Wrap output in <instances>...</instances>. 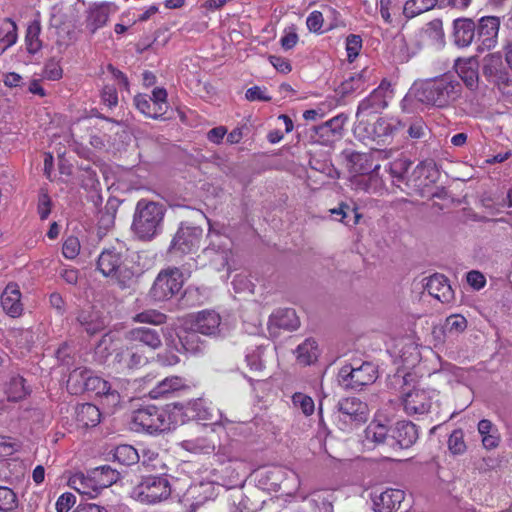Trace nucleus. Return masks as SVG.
Returning <instances> with one entry per match:
<instances>
[{
  "label": "nucleus",
  "instance_id": "35",
  "mask_svg": "<svg viewBox=\"0 0 512 512\" xmlns=\"http://www.w3.org/2000/svg\"><path fill=\"white\" fill-rule=\"evenodd\" d=\"M403 128L402 123L395 117H381L373 127L375 137L380 142H387L393 135Z\"/></svg>",
  "mask_w": 512,
  "mask_h": 512
},
{
  "label": "nucleus",
  "instance_id": "25",
  "mask_svg": "<svg viewBox=\"0 0 512 512\" xmlns=\"http://www.w3.org/2000/svg\"><path fill=\"white\" fill-rule=\"evenodd\" d=\"M404 500V492L399 489H386L373 496L375 512H394Z\"/></svg>",
  "mask_w": 512,
  "mask_h": 512
},
{
  "label": "nucleus",
  "instance_id": "51",
  "mask_svg": "<svg viewBox=\"0 0 512 512\" xmlns=\"http://www.w3.org/2000/svg\"><path fill=\"white\" fill-rule=\"evenodd\" d=\"M410 164V161L406 158H399L390 163L389 172L394 181L399 182L404 179V176L407 173Z\"/></svg>",
  "mask_w": 512,
  "mask_h": 512
},
{
  "label": "nucleus",
  "instance_id": "57",
  "mask_svg": "<svg viewBox=\"0 0 512 512\" xmlns=\"http://www.w3.org/2000/svg\"><path fill=\"white\" fill-rule=\"evenodd\" d=\"M140 460L142 464L148 467L157 468L159 462V453L155 448L145 447L140 451Z\"/></svg>",
  "mask_w": 512,
  "mask_h": 512
},
{
  "label": "nucleus",
  "instance_id": "40",
  "mask_svg": "<svg viewBox=\"0 0 512 512\" xmlns=\"http://www.w3.org/2000/svg\"><path fill=\"white\" fill-rule=\"evenodd\" d=\"M76 415L78 422L85 427H94L101 419V413L98 407L90 403H84L78 406Z\"/></svg>",
  "mask_w": 512,
  "mask_h": 512
},
{
  "label": "nucleus",
  "instance_id": "46",
  "mask_svg": "<svg viewBox=\"0 0 512 512\" xmlns=\"http://www.w3.org/2000/svg\"><path fill=\"white\" fill-rule=\"evenodd\" d=\"M263 346H256L247 349L245 361L251 371L260 372L265 367Z\"/></svg>",
  "mask_w": 512,
  "mask_h": 512
},
{
  "label": "nucleus",
  "instance_id": "64",
  "mask_svg": "<svg viewBox=\"0 0 512 512\" xmlns=\"http://www.w3.org/2000/svg\"><path fill=\"white\" fill-rule=\"evenodd\" d=\"M246 99L249 101H270L271 97L267 94L265 88L254 86L246 91Z\"/></svg>",
  "mask_w": 512,
  "mask_h": 512
},
{
  "label": "nucleus",
  "instance_id": "42",
  "mask_svg": "<svg viewBox=\"0 0 512 512\" xmlns=\"http://www.w3.org/2000/svg\"><path fill=\"white\" fill-rule=\"evenodd\" d=\"M95 475L100 491L116 483L120 478V473L108 465H103L92 469Z\"/></svg>",
  "mask_w": 512,
  "mask_h": 512
},
{
  "label": "nucleus",
  "instance_id": "18",
  "mask_svg": "<svg viewBox=\"0 0 512 512\" xmlns=\"http://www.w3.org/2000/svg\"><path fill=\"white\" fill-rule=\"evenodd\" d=\"M392 98V87L390 82L383 80L380 85L358 106L357 116L361 113L373 109L375 111L387 106L388 100Z\"/></svg>",
  "mask_w": 512,
  "mask_h": 512
},
{
  "label": "nucleus",
  "instance_id": "58",
  "mask_svg": "<svg viewBox=\"0 0 512 512\" xmlns=\"http://www.w3.org/2000/svg\"><path fill=\"white\" fill-rule=\"evenodd\" d=\"M499 27L500 18L496 16H484L476 26L478 32H498Z\"/></svg>",
  "mask_w": 512,
  "mask_h": 512
},
{
  "label": "nucleus",
  "instance_id": "26",
  "mask_svg": "<svg viewBox=\"0 0 512 512\" xmlns=\"http://www.w3.org/2000/svg\"><path fill=\"white\" fill-rule=\"evenodd\" d=\"M1 305L3 310L13 318L22 314L23 305L18 284L11 282L5 287L1 295Z\"/></svg>",
  "mask_w": 512,
  "mask_h": 512
},
{
  "label": "nucleus",
  "instance_id": "27",
  "mask_svg": "<svg viewBox=\"0 0 512 512\" xmlns=\"http://www.w3.org/2000/svg\"><path fill=\"white\" fill-rule=\"evenodd\" d=\"M114 5L111 3L93 4L87 11L86 27L92 32L101 29L107 23Z\"/></svg>",
  "mask_w": 512,
  "mask_h": 512
},
{
  "label": "nucleus",
  "instance_id": "29",
  "mask_svg": "<svg viewBox=\"0 0 512 512\" xmlns=\"http://www.w3.org/2000/svg\"><path fill=\"white\" fill-rule=\"evenodd\" d=\"M425 288L428 293L442 303L450 302L453 298V291L445 276L434 274L427 279Z\"/></svg>",
  "mask_w": 512,
  "mask_h": 512
},
{
  "label": "nucleus",
  "instance_id": "21",
  "mask_svg": "<svg viewBox=\"0 0 512 512\" xmlns=\"http://www.w3.org/2000/svg\"><path fill=\"white\" fill-rule=\"evenodd\" d=\"M87 389L85 391L95 392L96 395L101 396L104 400L103 404L108 407H116L120 403V395L116 390L111 389L110 384L98 377L93 376L92 373L86 379Z\"/></svg>",
  "mask_w": 512,
  "mask_h": 512
},
{
  "label": "nucleus",
  "instance_id": "19",
  "mask_svg": "<svg viewBox=\"0 0 512 512\" xmlns=\"http://www.w3.org/2000/svg\"><path fill=\"white\" fill-rule=\"evenodd\" d=\"M210 474V477H207L198 483H193L188 489L189 496L197 499L198 503L213 498L217 493V487L225 485L224 480H222V478L216 473L211 471Z\"/></svg>",
  "mask_w": 512,
  "mask_h": 512
},
{
  "label": "nucleus",
  "instance_id": "11",
  "mask_svg": "<svg viewBox=\"0 0 512 512\" xmlns=\"http://www.w3.org/2000/svg\"><path fill=\"white\" fill-rule=\"evenodd\" d=\"M203 237V229L198 226L181 224L170 245V252L174 255H187L195 253Z\"/></svg>",
  "mask_w": 512,
  "mask_h": 512
},
{
  "label": "nucleus",
  "instance_id": "37",
  "mask_svg": "<svg viewBox=\"0 0 512 512\" xmlns=\"http://www.w3.org/2000/svg\"><path fill=\"white\" fill-rule=\"evenodd\" d=\"M370 77L371 71L365 68L360 73L345 80L340 86V92L342 94H349L364 91L368 86Z\"/></svg>",
  "mask_w": 512,
  "mask_h": 512
},
{
  "label": "nucleus",
  "instance_id": "32",
  "mask_svg": "<svg viewBox=\"0 0 512 512\" xmlns=\"http://www.w3.org/2000/svg\"><path fill=\"white\" fill-rule=\"evenodd\" d=\"M294 354L299 365L309 366L317 361L320 349L315 339L307 338L296 347Z\"/></svg>",
  "mask_w": 512,
  "mask_h": 512
},
{
  "label": "nucleus",
  "instance_id": "38",
  "mask_svg": "<svg viewBox=\"0 0 512 512\" xmlns=\"http://www.w3.org/2000/svg\"><path fill=\"white\" fill-rule=\"evenodd\" d=\"M193 331L187 332L184 336L177 335L178 345L184 352L196 355L202 353L205 350V342L201 340L198 335L199 332L192 329Z\"/></svg>",
  "mask_w": 512,
  "mask_h": 512
},
{
  "label": "nucleus",
  "instance_id": "43",
  "mask_svg": "<svg viewBox=\"0 0 512 512\" xmlns=\"http://www.w3.org/2000/svg\"><path fill=\"white\" fill-rule=\"evenodd\" d=\"M113 458L120 464L130 466L140 461V453L133 446L123 444L115 447Z\"/></svg>",
  "mask_w": 512,
  "mask_h": 512
},
{
  "label": "nucleus",
  "instance_id": "49",
  "mask_svg": "<svg viewBox=\"0 0 512 512\" xmlns=\"http://www.w3.org/2000/svg\"><path fill=\"white\" fill-rule=\"evenodd\" d=\"M134 322L161 325L166 321V315L156 310H145L133 317Z\"/></svg>",
  "mask_w": 512,
  "mask_h": 512
},
{
  "label": "nucleus",
  "instance_id": "41",
  "mask_svg": "<svg viewBox=\"0 0 512 512\" xmlns=\"http://www.w3.org/2000/svg\"><path fill=\"white\" fill-rule=\"evenodd\" d=\"M5 393L8 400L19 401L25 398L29 393V388L25 385V380L21 376H12L6 383Z\"/></svg>",
  "mask_w": 512,
  "mask_h": 512
},
{
  "label": "nucleus",
  "instance_id": "23",
  "mask_svg": "<svg viewBox=\"0 0 512 512\" xmlns=\"http://www.w3.org/2000/svg\"><path fill=\"white\" fill-rule=\"evenodd\" d=\"M439 178V171L433 162H422L413 170L412 177L409 180L413 187L423 191L426 187L435 183Z\"/></svg>",
  "mask_w": 512,
  "mask_h": 512
},
{
  "label": "nucleus",
  "instance_id": "50",
  "mask_svg": "<svg viewBox=\"0 0 512 512\" xmlns=\"http://www.w3.org/2000/svg\"><path fill=\"white\" fill-rule=\"evenodd\" d=\"M292 403L295 408L301 410L306 416L312 415L315 410L313 399L301 392H297L292 396Z\"/></svg>",
  "mask_w": 512,
  "mask_h": 512
},
{
  "label": "nucleus",
  "instance_id": "4",
  "mask_svg": "<svg viewBox=\"0 0 512 512\" xmlns=\"http://www.w3.org/2000/svg\"><path fill=\"white\" fill-rule=\"evenodd\" d=\"M97 269L103 276L110 278L121 287H129L139 271L134 269L131 262L123 259L115 249L104 250L98 257Z\"/></svg>",
  "mask_w": 512,
  "mask_h": 512
},
{
  "label": "nucleus",
  "instance_id": "36",
  "mask_svg": "<svg viewBox=\"0 0 512 512\" xmlns=\"http://www.w3.org/2000/svg\"><path fill=\"white\" fill-rule=\"evenodd\" d=\"M164 338L167 346V351L157 355V361L163 366H174L179 363L180 359L176 352H181L177 339L174 337V331L170 328L164 330Z\"/></svg>",
  "mask_w": 512,
  "mask_h": 512
},
{
  "label": "nucleus",
  "instance_id": "34",
  "mask_svg": "<svg viewBox=\"0 0 512 512\" xmlns=\"http://www.w3.org/2000/svg\"><path fill=\"white\" fill-rule=\"evenodd\" d=\"M300 325L296 312L293 309H278L269 318V327H277L285 330H296Z\"/></svg>",
  "mask_w": 512,
  "mask_h": 512
},
{
  "label": "nucleus",
  "instance_id": "7",
  "mask_svg": "<svg viewBox=\"0 0 512 512\" xmlns=\"http://www.w3.org/2000/svg\"><path fill=\"white\" fill-rule=\"evenodd\" d=\"M377 378V369L370 362H364L360 366L346 364L338 373V382L347 389H361L372 384Z\"/></svg>",
  "mask_w": 512,
  "mask_h": 512
},
{
  "label": "nucleus",
  "instance_id": "52",
  "mask_svg": "<svg viewBox=\"0 0 512 512\" xmlns=\"http://www.w3.org/2000/svg\"><path fill=\"white\" fill-rule=\"evenodd\" d=\"M347 59L353 62L362 49V39L359 34H350L345 42Z\"/></svg>",
  "mask_w": 512,
  "mask_h": 512
},
{
  "label": "nucleus",
  "instance_id": "31",
  "mask_svg": "<svg viewBox=\"0 0 512 512\" xmlns=\"http://www.w3.org/2000/svg\"><path fill=\"white\" fill-rule=\"evenodd\" d=\"M339 411L344 417L353 421H365L368 416V406L355 397L345 398L339 403Z\"/></svg>",
  "mask_w": 512,
  "mask_h": 512
},
{
  "label": "nucleus",
  "instance_id": "12",
  "mask_svg": "<svg viewBox=\"0 0 512 512\" xmlns=\"http://www.w3.org/2000/svg\"><path fill=\"white\" fill-rule=\"evenodd\" d=\"M167 91L164 88L156 87L152 94H137L134 97L136 109L146 117L158 119L167 111Z\"/></svg>",
  "mask_w": 512,
  "mask_h": 512
},
{
  "label": "nucleus",
  "instance_id": "61",
  "mask_svg": "<svg viewBox=\"0 0 512 512\" xmlns=\"http://www.w3.org/2000/svg\"><path fill=\"white\" fill-rule=\"evenodd\" d=\"M15 503V493L7 487L0 486V508L11 510L15 507Z\"/></svg>",
  "mask_w": 512,
  "mask_h": 512
},
{
  "label": "nucleus",
  "instance_id": "63",
  "mask_svg": "<svg viewBox=\"0 0 512 512\" xmlns=\"http://www.w3.org/2000/svg\"><path fill=\"white\" fill-rule=\"evenodd\" d=\"M113 343L112 336L109 334H106L103 336L99 344L97 345L95 349V355L99 362H104L108 356V350Z\"/></svg>",
  "mask_w": 512,
  "mask_h": 512
},
{
  "label": "nucleus",
  "instance_id": "30",
  "mask_svg": "<svg viewBox=\"0 0 512 512\" xmlns=\"http://www.w3.org/2000/svg\"><path fill=\"white\" fill-rule=\"evenodd\" d=\"M455 71L464 84L474 89L478 84V62L474 58L458 59L454 65Z\"/></svg>",
  "mask_w": 512,
  "mask_h": 512
},
{
  "label": "nucleus",
  "instance_id": "53",
  "mask_svg": "<svg viewBox=\"0 0 512 512\" xmlns=\"http://www.w3.org/2000/svg\"><path fill=\"white\" fill-rule=\"evenodd\" d=\"M448 448L451 453L458 455L466 450L464 434L462 430H454L448 439Z\"/></svg>",
  "mask_w": 512,
  "mask_h": 512
},
{
  "label": "nucleus",
  "instance_id": "3",
  "mask_svg": "<svg viewBox=\"0 0 512 512\" xmlns=\"http://www.w3.org/2000/svg\"><path fill=\"white\" fill-rule=\"evenodd\" d=\"M130 427L136 432L151 435L174 429L169 404L159 408L155 405H145L131 414Z\"/></svg>",
  "mask_w": 512,
  "mask_h": 512
},
{
  "label": "nucleus",
  "instance_id": "20",
  "mask_svg": "<svg viewBox=\"0 0 512 512\" xmlns=\"http://www.w3.org/2000/svg\"><path fill=\"white\" fill-rule=\"evenodd\" d=\"M176 447L192 455H207L213 453L216 446L213 439L204 434H198L177 442Z\"/></svg>",
  "mask_w": 512,
  "mask_h": 512
},
{
  "label": "nucleus",
  "instance_id": "5",
  "mask_svg": "<svg viewBox=\"0 0 512 512\" xmlns=\"http://www.w3.org/2000/svg\"><path fill=\"white\" fill-rule=\"evenodd\" d=\"M439 402V392L423 382L403 390L401 403L409 416L424 415L432 411Z\"/></svg>",
  "mask_w": 512,
  "mask_h": 512
},
{
  "label": "nucleus",
  "instance_id": "9",
  "mask_svg": "<svg viewBox=\"0 0 512 512\" xmlns=\"http://www.w3.org/2000/svg\"><path fill=\"white\" fill-rule=\"evenodd\" d=\"M184 275L178 268L162 270L151 288V296L155 301H166L177 295L184 284Z\"/></svg>",
  "mask_w": 512,
  "mask_h": 512
},
{
  "label": "nucleus",
  "instance_id": "44",
  "mask_svg": "<svg viewBox=\"0 0 512 512\" xmlns=\"http://www.w3.org/2000/svg\"><path fill=\"white\" fill-rule=\"evenodd\" d=\"M78 321L89 334H94L105 326L104 319L94 310L82 311L78 316Z\"/></svg>",
  "mask_w": 512,
  "mask_h": 512
},
{
  "label": "nucleus",
  "instance_id": "14",
  "mask_svg": "<svg viewBox=\"0 0 512 512\" xmlns=\"http://www.w3.org/2000/svg\"><path fill=\"white\" fill-rule=\"evenodd\" d=\"M187 322L190 328L197 332L207 335L216 336L226 332L225 324L222 323L220 315L212 310H203L195 315L188 317Z\"/></svg>",
  "mask_w": 512,
  "mask_h": 512
},
{
  "label": "nucleus",
  "instance_id": "22",
  "mask_svg": "<svg viewBox=\"0 0 512 512\" xmlns=\"http://www.w3.org/2000/svg\"><path fill=\"white\" fill-rule=\"evenodd\" d=\"M68 485L81 495L89 498H95L100 494V489L92 469L86 473L77 472L73 474L69 480Z\"/></svg>",
  "mask_w": 512,
  "mask_h": 512
},
{
  "label": "nucleus",
  "instance_id": "15",
  "mask_svg": "<svg viewBox=\"0 0 512 512\" xmlns=\"http://www.w3.org/2000/svg\"><path fill=\"white\" fill-rule=\"evenodd\" d=\"M146 362L147 357L144 350H136L135 346L128 343L125 348H121L116 352L108 365L118 373H126L144 365Z\"/></svg>",
  "mask_w": 512,
  "mask_h": 512
},
{
  "label": "nucleus",
  "instance_id": "10",
  "mask_svg": "<svg viewBox=\"0 0 512 512\" xmlns=\"http://www.w3.org/2000/svg\"><path fill=\"white\" fill-rule=\"evenodd\" d=\"M207 237L209 245L203 249L202 256L209 260L216 269L224 268L228 265L231 254L230 240L225 235L215 231L210 223Z\"/></svg>",
  "mask_w": 512,
  "mask_h": 512
},
{
  "label": "nucleus",
  "instance_id": "16",
  "mask_svg": "<svg viewBox=\"0 0 512 512\" xmlns=\"http://www.w3.org/2000/svg\"><path fill=\"white\" fill-rule=\"evenodd\" d=\"M125 340L136 347V350L148 349L155 351L162 345V339L157 330L148 327L132 328L125 333Z\"/></svg>",
  "mask_w": 512,
  "mask_h": 512
},
{
  "label": "nucleus",
  "instance_id": "13",
  "mask_svg": "<svg viewBox=\"0 0 512 512\" xmlns=\"http://www.w3.org/2000/svg\"><path fill=\"white\" fill-rule=\"evenodd\" d=\"M483 74L488 81L497 85L503 93L512 92V77L503 66L499 54H490L484 59Z\"/></svg>",
  "mask_w": 512,
  "mask_h": 512
},
{
  "label": "nucleus",
  "instance_id": "1",
  "mask_svg": "<svg viewBox=\"0 0 512 512\" xmlns=\"http://www.w3.org/2000/svg\"><path fill=\"white\" fill-rule=\"evenodd\" d=\"M461 84L452 76L444 74L440 77L415 82L402 100V107L408 110L412 99L425 105L444 108L455 102L461 95Z\"/></svg>",
  "mask_w": 512,
  "mask_h": 512
},
{
  "label": "nucleus",
  "instance_id": "48",
  "mask_svg": "<svg viewBox=\"0 0 512 512\" xmlns=\"http://www.w3.org/2000/svg\"><path fill=\"white\" fill-rule=\"evenodd\" d=\"M192 401L193 404H196L194 408L196 412L199 414L196 420L213 421L214 423L222 422V416L219 414V418H215L213 415L214 408L206 400H204L203 398H198L193 399Z\"/></svg>",
  "mask_w": 512,
  "mask_h": 512
},
{
  "label": "nucleus",
  "instance_id": "45",
  "mask_svg": "<svg viewBox=\"0 0 512 512\" xmlns=\"http://www.w3.org/2000/svg\"><path fill=\"white\" fill-rule=\"evenodd\" d=\"M90 374L91 371L86 368L73 370L67 380V388L69 392L72 394H79L85 391V389H87L86 379Z\"/></svg>",
  "mask_w": 512,
  "mask_h": 512
},
{
  "label": "nucleus",
  "instance_id": "17",
  "mask_svg": "<svg viewBox=\"0 0 512 512\" xmlns=\"http://www.w3.org/2000/svg\"><path fill=\"white\" fill-rule=\"evenodd\" d=\"M389 420L380 415H376L375 418L369 423L364 431L362 439V445L365 449L371 450L376 446L385 444L389 439Z\"/></svg>",
  "mask_w": 512,
  "mask_h": 512
},
{
  "label": "nucleus",
  "instance_id": "8",
  "mask_svg": "<svg viewBox=\"0 0 512 512\" xmlns=\"http://www.w3.org/2000/svg\"><path fill=\"white\" fill-rule=\"evenodd\" d=\"M171 494V485L167 478L148 476L133 490V497L142 503H157L166 500Z\"/></svg>",
  "mask_w": 512,
  "mask_h": 512
},
{
  "label": "nucleus",
  "instance_id": "33",
  "mask_svg": "<svg viewBox=\"0 0 512 512\" xmlns=\"http://www.w3.org/2000/svg\"><path fill=\"white\" fill-rule=\"evenodd\" d=\"M192 400L169 404L174 429L190 420H196L199 414L195 410Z\"/></svg>",
  "mask_w": 512,
  "mask_h": 512
},
{
  "label": "nucleus",
  "instance_id": "56",
  "mask_svg": "<svg viewBox=\"0 0 512 512\" xmlns=\"http://www.w3.org/2000/svg\"><path fill=\"white\" fill-rule=\"evenodd\" d=\"M498 34H478V38L474 41L477 44V51L482 53L494 48L497 45Z\"/></svg>",
  "mask_w": 512,
  "mask_h": 512
},
{
  "label": "nucleus",
  "instance_id": "24",
  "mask_svg": "<svg viewBox=\"0 0 512 512\" xmlns=\"http://www.w3.org/2000/svg\"><path fill=\"white\" fill-rule=\"evenodd\" d=\"M418 438V431L415 424L410 421H399L391 435V445L400 448H409Z\"/></svg>",
  "mask_w": 512,
  "mask_h": 512
},
{
  "label": "nucleus",
  "instance_id": "60",
  "mask_svg": "<svg viewBox=\"0 0 512 512\" xmlns=\"http://www.w3.org/2000/svg\"><path fill=\"white\" fill-rule=\"evenodd\" d=\"M445 326L448 331L459 333L466 329L467 320L461 315H451L446 319Z\"/></svg>",
  "mask_w": 512,
  "mask_h": 512
},
{
  "label": "nucleus",
  "instance_id": "62",
  "mask_svg": "<svg viewBox=\"0 0 512 512\" xmlns=\"http://www.w3.org/2000/svg\"><path fill=\"white\" fill-rule=\"evenodd\" d=\"M76 497L70 492L63 493L56 501L55 507L57 512H69L75 505Z\"/></svg>",
  "mask_w": 512,
  "mask_h": 512
},
{
  "label": "nucleus",
  "instance_id": "59",
  "mask_svg": "<svg viewBox=\"0 0 512 512\" xmlns=\"http://www.w3.org/2000/svg\"><path fill=\"white\" fill-rule=\"evenodd\" d=\"M62 252L65 258L74 259L80 252V242L76 237H68L63 243Z\"/></svg>",
  "mask_w": 512,
  "mask_h": 512
},
{
  "label": "nucleus",
  "instance_id": "28",
  "mask_svg": "<svg viewBox=\"0 0 512 512\" xmlns=\"http://www.w3.org/2000/svg\"><path fill=\"white\" fill-rule=\"evenodd\" d=\"M185 388L186 382L183 378L179 376H170L158 382L149 391V396L152 399H164Z\"/></svg>",
  "mask_w": 512,
  "mask_h": 512
},
{
  "label": "nucleus",
  "instance_id": "6",
  "mask_svg": "<svg viewBox=\"0 0 512 512\" xmlns=\"http://www.w3.org/2000/svg\"><path fill=\"white\" fill-rule=\"evenodd\" d=\"M351 171L355 173L351 182L356 190L374 192L379 182L377 172L379 164L373 163V155L355 154L351 158Z\"/></svg>",
  "mask_w": 512,
  "mask_h": 512
},
{
  "label": "nucleus",
  "instance_id": "47",
  "mask_svg": "<svg viewBox=\"0 0 512 512\" xmlns=\"http://www.w3.org/2000/svg\"><path fill=\"white\" fill-rule=\"evenodd\" d=\"M438 0H408L404 5V13L414 17L435 7Z\"/></svg>",
  "mask_w": 512,
  "mask_h": 512
},
{
  "label": "nucleus",
  "instance_id": "39",
  "mask_svg": "<svg viewBox=\"0 0 512 512\" xmlns=\"http://www.w3.org/2000/svg\"><path fill=\"white\" fill-rule=\"evenodd\" d=\"M478 432L482 437V444L486 449H494L499 445V431L490 420H481L478 423Z\"/></svg>",
  "mask_w": 512,
  "mask_h": 512
},
{
  "label": "nucleus",
  "instance_id": "55",
  "mask_svg": "<svg viewBox=\"0 0 512 512\" xmlns=\"http://www.w3.org/2000/svg\"><path fill=\"white\" fill-rule=\"evenodd\" d=\"M344 119L340 116L334 117L317 128V133L322 137L329 136V133L337 134L342 128Z\"/></svg>",
  "mask_w": 512,
  "mask_h": 512
},
{
  "label": "nucleus",
  "instance_id": "2",
  "mask_svg": "<svg viewBox=\"0 0 512 512\" xmlns=\"http://www.w3.org/2000/svg\"><path fill=\"white\" fill-rule=\"evenodd\" d=\"M165 207L153 201H138L133 217L132 230L141 240H151L162 230Z\"/></svg>",
  "mask_w": 512,
  "mask_h": 512
},
{
  "label": "nucleus",
  "instance_id": "54",
  "mask_svg": "<svg viewBox=\"0 0 512 512\" xmlns=\"http://www.w3.org/2000/svg\"><path fill=\"white\" fill-rule=\"evenodd\" d=\"M63 75L62 67L60 66L59 61L55 59H50L46 62L42 77L47 80H59Z\"/></svg>",
  "mask_w": 512,
  "mask_h": 512
}]
</instances>
